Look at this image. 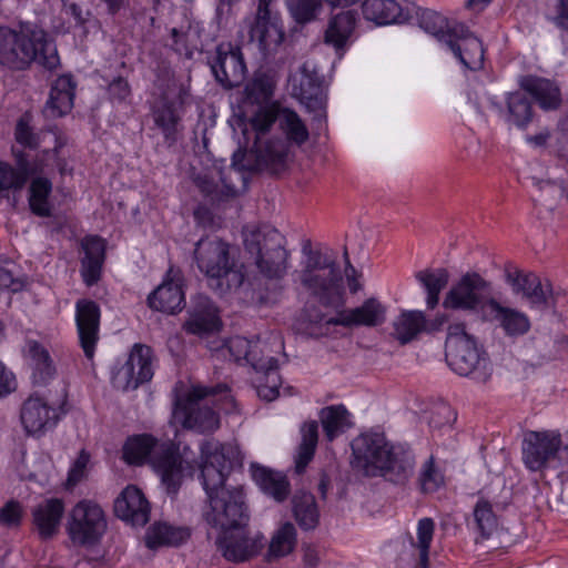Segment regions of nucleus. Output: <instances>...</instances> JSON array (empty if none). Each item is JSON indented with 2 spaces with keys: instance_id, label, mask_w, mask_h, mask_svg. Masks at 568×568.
<instances>
[{
  "instance_id": "nucleus-35",
  "label": "nucleus",
  "mask_w": 568,
  "mask_h": 568,
  "mask_svg": "<svg viewBox=\"0 0 568 568\" xmlns=\"http://www.w3.org/2000/svg\"><path fill=\"white\" fill-rule=\"evenodd\" d=\"M356 20L357 13L354 10L343 11L332 17L325 31V43L333 45L337 52L344 50L355 29Z\"/></svg>"
},
{
  "instance_id": "nucleus-61",
  "label": "nucleus",
  "mask_w": 568,
  "mask_h": 568,
  "mask_svg": "<svg viewBox=\"0 0 568 568\" xmlns=\"http://www.w3.org/2000/svg\"><path fill=\"white\" fill-rule=\"evenodd\" d=\"M90 462V455L85 450H81L74 460L68 475V484L71 486L77 485L83 477L84 470Z\"/></svg>"
},
{
  "instance_id": "nucleus-63",
  "label": "nucleus",
  "mask_w": 568,
  "mask_h": 568,
  "mask_svg": "<svg viewBox=\"0 0 568 568\" xmlns=\"http://www.w3.org/2000/svg\"><path fill=\"white\" fill-rule=\"evenodd\" d=\"M16 388L17 382L13 373L0 361V398L8 396Z\"/></svg>"
},
{
  "instance_id": "nucleus-53",
  "label": "nucleus",
  "mask_w": 568,
  "mask_h": 568,
  "mask_svg": "<svg viewBox=\"0 0 568 568\" xmlns=\"http://www.w3.org/2000/svg\"><path fill=\"white\" fill-rule=\"evenodd\" d=\"M223 186L220 187L213 180L205 176H199L196 180L197 187L204 196L209 197L212 202H223L236 195V187L226 183L222 179Z\"/></svg>"
},
{
  "instance_id": "nucleus-12",
  "label": "nucleus",
  "mask_w": 568,
  "mask_h": 568,
  "mask_svg": "<svg viewBox=\"0 0 568 568\" xmlns=\"http://www.w3.org/2000/svg\"><path fill=\"white\" fill-rule=\"evenodd\" d=\"M247 364L255 372L253 384L260 398L272 402L280 394L282 379L278 373V361L272 356L267 342L260 337L253 339L251 344Z\"/></svg>"
},
{
  "instance_id": "nucleus-19",
  "label": "nucleus",
  "mask_w": 568,
  "mask_h": 568,
  "mask_svg": "<svg viewBox=\"0 0 568 568\" xmlns=\"http://www.w3.org/2000/svg\"><path fill=\"white\" fill-rule=\"evenodd\" d=\"M452 32L444 45L465 68L473 71L480 69L484 64L481 41L459 22H454Z\"/></svg>"
},
{
  "instance_id": "nucleus-28",
  "label": "nucleus",
  "mask_w": 568,
  "mask_h": 568,
  "mask_svg": "<svg viewBox=\"0 0 568 568\" xmlns=\"http://www.w3.org/2000/svg\"><path fill=\"white\" fill-rule=\"evenodd\" d=\"M520 89L528 93L544 111H555L562 103L561 90L556 81L527 74L519 78Z\"/></svg>"
},
{
  "instance_id": "nucleus-41",
  "label": "nucleus",
  "mask_w": 568,
  "mask_h": 568,
  "mask_svg": "<svg viewBox=\"0 0 568 568\" xmlns=\"http://www.w3.org/2000/svg\"><path fill=\"white\" fill-rule=\"evenodd\" d=\"M301 443L295 457V470L297 474L304 473L307 465L312 462L318 443V424L316 420L305 422L301 427Z\"/></svg>"
},
{
  "instance_id": "nucleus-27",
  "label": "nucleus",
  "mask_w": 568,
  "mask_h": 568,
  "mask_svg": "<svg viewBox=\"0 0 568 568\" xmlns=\"http://www.w3.org/2000/svg\"><path fill=\"white\" fill-rule=\"evenodd\" d=\"M20 417L26 432L37 435L53 428L60 416L43 398L30 396L22 405Z\"/></svg>"
},
{
  "instance_id": "nucleus-6",
  "label": "nucleus",
  "mask_w": 568,
  "mask_h": 568,
  "mask_svg": "<svg viewBox=\"0 0 568 568\" xmlns=\"http://www.w3.org/2000/svg\"><path fill=\"white\" fill-rule=\"evenodd\" d=\"M32 62L47 70L60 64L57 45L43 30L30 34L0 27V63L13 70H24Z\"/></svg>"
},
{
  "instance_id": "nucleus-14",
  "label": "nucleus",
  "mask_w": 568,
  "mask_h": 568,
  "mask_svg": "<svg viewBox=\"0 0 568 568\" xmlns=\"http://www.w3.org/2000/svg\"><path fill=\"white\" fill-rule=\"evenodd\" d=\"M491 285L478 273H466L446 294L443 306L446 310L477 312L488 306Z\"/></svg>"
},
{
  "instance_id": "nucleus-40",
  "label": "nucleus",
  "mask_w": 568,
  "mask_h": 568,
  "mask_svg": "<svg viewBox=\"0 0 568 568\" xmlns=\"http://www.w3.org/2000/svg\"><path fill=\"white\" fill-rule=\"evenodd\" d=\"M294 518L304 530L314 529L320 519L315 497L311 493L297 491L292 498Z\"/></svg>"
},
{
  "instance_id": "nucleus-21",
  "label": "nucleus",
  "mask_w": 568,
  "mask_h": 568,
  "mask_svg": "<svg viewBox=\"0 0 568 568\" xmlns=\"http://www.w3.org/2000/svg\"><path fill=\"white\" fill-rule=\"evenodd\" d=\"M183 286L184 278L181 272L174 271L171 267L162 284H160L148 296L149 307L168 314L181 312L185 306V293Z\"/></svg>"
},
{
  "instance_id": "nucleus-13",
  "label": "nucleus",
  "mask_w": 568,
  "mask_h": 568,
  "mask_svg": "<svg viewBox=\"0 0 568 568\" xmlns=\"http://www.w3.org/2000/svg\"><path fill=\"white\" fill-rule=\"evenodd\" d=\"M106 529L102 508L90 500H80L71 510L68 523L70 539L81 546L97 544Z\"/></svg>"
},
{
  "instance_id": "nucleus-29",
  "label": "nucleus",
  "mask_w": 568,
  "mask_h": 568,
  "mask_svg": "<svg viewBox=\"0 0 568 568\" xmlns=\"http://www.w3.org/2000/svg\"><path fill=\"white\" fill-rule=\"evenodd\" d=\"M221 320L217 307L210 297L197 294L192 300L190 318L185 323V329L195 335H204L219 331Z\"/></svg>"
},
{
  "instance_id": "nucleus-59",
  "label": "nucleus",
  "mask_w": 568,
  "mask_h": 568,
  "mask_svg": "<svg viewBox=\"0 0 568 568\" xmlns=\"http://www.w3.org/2000/svg\"><path fill=\"white\" fill-rule=\"evenodd\" d=\"M9 190H21L17 166L0 162V196Z\"/></svg>"
},
{
  "instance_id": "nucleus-3",
  "label": "nucleus",
  "mask_w": 568,
  "mask_h": 568,
  "mask_svg": "<svg viewBox=\"0 0 568 568\" xmlns=\"http://www.w3.org/2000/svg\"><path fill=\"white\" fill-rule=\"evenodd\" d=\"M284 139H270L264 145H255L250 152L237 150L232 156V166L239 171L267 172L281 174L287 169L288 143L304 144L308 138V129L301 116L292 109H280L277 121Z\"/></svg>"
},
{
  "instance_id": "nucleus-62",
  "label": "nucleus",
  "mask_w": 568,
  "mask_h": 568,
  "mask_svg": "<svg viewBox=\"0 0 568 568\" xmlns=\"http://www.w3.org/2000/svg\"><path fill=\"white\" fill-rule=\"evenodd\" d=\"M7 264L0 262V288L10 290L13 293L19 292L23 288V282L14 277Z\"/></svg>"
},
{
  "instance_id": "nucleus-64",
  "label": "nucleus",
  "mask_w": 568,
  "mask_h": 568,
  "mask_svg": "<svg viewBox=\"0 0 568 568\" xmlns=\"http://www.w3.org/2000/svg\"><path fill=\"white\" fill-rule=\"evenodd\" d=\"M557 16L552 18L554 23L564 30H568V0H561L556 6Z\"/></svg>"
},
{
  "instance_id": "nucleus-22",
  "label": "nucleus",
  "mask_w": 568,
  "mask_h": 568,
  "mask_svg": "<svg viewBox=\"0 0 568 568\" xmlns=\"http://www.w3.org/2000/svg\"><path fill=\"white\" fill-rule=\"evenodd\" d=\"M153 351L150 346L134 344L124 365L119 371V376L124 379L125 389H136L148 383L154 375Z\"/></svg>"
},
{
  "instance_id": "nucleus-57",
  "label": "nucleus",
  "mask_w": 568,
  "mask_h": 568,
  "mask_svg": "<svg viewBox=\"0 0 568 568\" xmlns=\"http://www.w3.org/2000/svg\"><path fill=\"white\" fill-rule=\"evenodd\" d=\"M23 508L18 500L11 499L0 508V524L8 528L21 525Z\"/></svg>"
},
{
  "instance_id": "nucleus-58",
  "label": "nucleus",
  "mask_w": 568,
  "mask_h": 568,
  "mask_svg": "<svg viewBox=\"0 0 568 568\" xmlns=\"http://www.w3.org/2000/svg\"><path fill=\"white\" fill-rule=\"evenodd\" d=\"M108 95L113 103H124L131 95V87L123 77L114 78L108 85Z\"/></svg>"
},
{
  "instance_id": "nucleus-46",
  "label": "nucleus",
  "mask_w": 568,
  "mask_h": 568,
  "mask_svg": "<svg viewBox=\"0 0 568 568\" xmlns=\"http://www.w3.org/2000/svg\"><path fill=\"white\" fill-rule=\"evenodd\" d=\"M507 121L525 129L532 120V106L524 92L516 91L507 94Z\"/></svg>"
},
{
  "instance_id": "nucleus-48",
  "label": "nucleus",
  "mask_w": 568,
  "mask_h": 568,
  "mask_svg": "<svg viewBox=\"0 0 568 568\" xmlns=\"http://www.w3.org/2000/svg\"><path fill=\"white\" fill-rule=\"evenodd\" d=\"M471 527L483 539H488L498 528V519L493 505L480 498L473 509Z\"/></svg>"
},
{
  "instance_id": "nucleus-17",
  "label": "nucleus",
  "mask_w": 568,
  "mask_h": 568,
  "mask_svg": "<svg viewBox=\"0 0 568 568\" xmlns=\"http://www.w3.org/2000/svg\"><path fill=\"white\" fill-rule=\"evenodd\" d=\"M292 93L314 113V120L322 121L325 115L326 95L323 90V79L310 64L303 63L300 72L291 77Z\"/></svg>"
},
{
  "instance_id": "nucleus-10",
  "label": "nucleus",
  "mask_w": 568,
  "mask_h": 568,
  "mask_svg": "<svg viewBox=\"0 0 568 568\" xmlns=\"http://www.w3.org/2000/svg\"><path fill=\"white\" fill-rule=\"evenodd\" d=\"M445 357L448 366L460 376L485 383L491 375L487 354L478 346L474 336L466 332L462 323L448 326Z\"/></svg>"
},
{
  "instance_id": "nucleus-33",
  "label": "nucleus",
  "mask_w": 568,
  "mask_h": 568,
  "mask_svg": "<svg viewBox=\"0 0 568 568\" xmlns=\"http://www.w3.org/2000/svg\"><path fill=\"white\" fill-rule=\"evenodd\" d=\"M506 280L514 293L521 294L530 304L538 306L547 304L548 297L551 294L550 284L542 285L540 278L535 273L508 271Z\"/></svg>"
},
{
  "instance_id": "nucleus-54",
  "label": "nucleus",
  "mask_w": 568,
  "mask_h": 568,
  "mask_svg": "<svg viewBox=\"0 0 568 568\" xmlns=\"http://www.w3.org/2000/svg\"><path fill=\"white\" fill-rule=\"evenodd\" d=\"M286 6L293 19L304 24L316 18L322 2L321 0H286Z\"/></svg>"
},
{
  "instance_id": "nucleus-47",
  "label": "nucleus",
  "mask_w": 568,
  "mask_h": 568,
  "mask_svg": "<svg viewBox=\"0 0 568 568\" xmlns=\"http://www.w3.org/2000/svg\"><path fill=\"white\" fill-rule=\"evenodd\" d=\"M418 22L422 29L433 34L440 43H445L453 32L454 22H449L445 17L429 9L418 8L416 11Z\"/></svg>"
},
{
  "instance_id": "nucleus-26",
  "label": "nucleus",
  "mask_w": 568,
  "mask_h": 568,
  "mask_svg": "<svg viewBox=\"0 0 568 568\" xmlns=\"http://www.w3.org/2000/svg\"><path fill=\"white\" fill-rule=\"evenodd\" d=\"M114 514L134 527H143L150 520V504L135 486H128L114 501Z\"/></svg>"
},
{
  "instance_id": "nucleus-16",
  "label": "nucleus",
  "mask_w": 568,
  "mask_h": 568,
  "mask_svg": "<svg viewBox=\"0 0 568 568\" xmlns=\"http://www.w3.org/2000/svg\"><path fill=\"white\" fill-rule=\"evenodd\" d=\"M561 445L558 433L530 430L523 440V462L529 470L540 471L558 459Z\"/></svg>"
},
{
  "instance_id": "nucleus-8",
  "label": "nucleus",
  "mask_w": 568,
  "mask_h": 568,
  "mask_svg": "<svg viewBox=\"0 0 568 568\" xmlns=\"http://www.w3.org/2000/svg\"><path fill=\"white\" fill-rule=\"evenodd\" d=\"M306 253L301 283L322 306L337 310L346 304L344 277L336 261L321 251Z\"/></svg>"
},
{
  "instance_id": "nucleus-44",
  "label": "nucleus",
  "mask_w": 568,
  "mask_h": 568,
  "mask_svg": "<svg viewBox=\"0 0 568 568\" xmlns=\"http://www.w3.org/2000/svg\"><path fill=\"white\" fill-rule=\"evenodd\" d=\"M417 281L427 293L426 304L428 308H435L439 302L440 292L447 286L449 273L446 268L423 270L416 273Z\"/></svg>"
},
{
  "instance_id": "nucleus-51",
  "label": "nucleus",
  "mask_w": 568,
  "mask_h": 568,
  "mask_svg": "<svg viewBox=\"0 0 568 568\" xmlns=\"http://www.w3.org/2000/svg\"><path fill=\"white\" fill-rule=\"evenodd\" d=\"M444 483L443 471L436 466L434 456H429L419 470L418 484L420 490L425 494H432L437 491Z\"/></svg>"
},
{
  "instance_id": "nucleus-25",
  "label": "nucleus",
  "mask_w": 568,
  "mask_h": 568,
  "mask_svg": "<svg viewBox=\"0 0 568 568\" xmlns=\"http://www.w3.org/2000/svg\"><path fill=\"white\" fill-rule=\"evenodd\" d=\"M271 2L272 0H258L256 17L250 28L251 40L257 41L263 49L278 45L284 38L281 21L270 9Z\"/></svg>"
},
{
  "instance_id": "nucleus-5",
  "label": "nucleus",
  "mask_w": 568,
  "mask_h": 568,
  "mask_svg": "<svg viewBox=\"0 0 568 568\" xmlns=\"http://www.w3.org/2000/svg\"><path fill=\"white\" fill-rule=\"evenodd\" d=\"M123 458L130 465L150 464L160 476L169 495H176L190 468L172 443H160L150 434L130 437L123 446Z\"/></svg>"
},
{
  "instance_id": "nucleus-31",
  "label": "nucleus",
  "mask_w": 568,
  "mask_h": 568,
  "mask_svg": "<svg viewBox=\"0 0 568 568\" xmlns=\"http://www.w3.org/2000/svg\"><path fill=\"white\" fill-rule=\"evenodd\" d=\"M77 82L72 74L58 77L50 89L44 113L51 118H61L73 108Z\"/></svg>"
},
{
  "instance_id": "nucleus-20",
  "label": "nucleus",
  "mask_w": 568,
  "mask_h": 568,
  "mask_svg": "<svg viewBox=\"0 0 568 568\" xmlns=\"http://www.w3.org/2000/svg\"><path fill=\"white\" fill-rule=\"evenodd\" d=\"M101 310L95 301L80 298L75 303V324L80 346L88 359H92L99 341Z\"/></svg>"
},
{
  "instance_id": "nucleus-37",
  "label": "nucleus",
  "mask_w": 568,
  "mask_h": 568,
  "mask_svg": "<svg viewBox=\"0 0 568 568\" xmlns=\"http://www.w3.org/2000/svg\"><path fill=\"white\" fill-rule=\"evenodd\" d=\"M28 355L31 359L33 383L45 385L55 375V366L49 352L40 343L30 341Z\"/></svg>"
},
{
  "instance_id": "nucleus-49",
  "label": "nucleus",
  "mask_w": 568,
  "mask_h": 568,
  "mask_svg": "<svg viewBox=\"0 0 568 568\" xmlns=\"http://www.w3.org/2000/svg\"><path fill=\"white\" fill-rule=\"evenodd\" d=\"M296 544V529L293 524L285 523L272 537L266 558L271 561L274 558L284 557L292 552Z\"/></svg>"
},
{
  "instance_id": "nucleus-38",
  "label": "nucleus",
  "mask_w": 568,
  "mask_h": 568,
  "mask_svg": "<svg viewBox=\"0 0 568 568\" xmlns=\"http://www.w3.org/2000/svg\"><path fill=\"white\" fill-rule=\"evenodd\" d=\"M52 192V182L44 176H36L29 186V207L32 214L39 217H51L52 205L49 196Z\"/></svg>"
},
{
  "instance_id": "nucleus-56",
  "label": "nucleus",
  "mask_w": 568,
  "mask_h": 568,
  "mask_svg": "<svg viewBox=\"0 0 568 568\" xmlns=\"http://www.w3.org/2000/svg\"><path fill=\"white\" fill-rule=\"evenodd\" d=\"M456 418V413L449 404L439 403L433 407L428 424L432 428L440 429L450 427Z\"/></svg>"
},
{
  "instance_id": "nucleus-7",
  "label": "nucleus",
  "mask_w": 568,
  "mask_h": 568,
  "mask_svg": "<svg viewBox=\"0 0 568 568\" xmlns=\"http://www.w3.org/2000/svg\"><path fill=\"white\" fill-rule=\"evenodd\" d=\"M230 244L215 235L201 237L194 247V261L209 278L210 286L224 294L244 283L243 265L231 256Z\"/></svg>"
},
{
  "instance_id": "nucleus-43",
  "label": "nucleus",
  "mask_w": 568,
  "mask_h": 568,
  "mask_svg": "<svg viewBox=\"0 0 568 568\" xmlns=\"http://www.w3.org/2000/svg\"><path fill=\"white\" fill-rule=\"evenodd\" d=\"M426 327V318L420 311H405L394 322V336L402 344L412 342Z\"/></svg>"
},
{
  "instance_id": "nucleus-32",
  "label": "nucleus",
  "mask_w": 568,
  "mask_h": 568,
  "mask_svg": "<svg viewBox=\"0 0 568 568\" xmlns=\"http://www.w3.org/2000/svg\"><path fill=\"white\" fill-rule=\"evenodd\" d=\"M250 470L254 483L263 494L276 503H283L287 499L291 493V484L286 475L257 463H252Z\"/></svg>"
},
{
  "instance_id": "nucleus-4",
  "label": "nucleus",
  "mask_w": 568,
  "mask_h": 568,
  "mask_svg": "<svg viewBox=\"0 0 568 568\" xmlns=\"http://www.w3.org/2000/svg\"><path fill=\"white\" fill-rule=\"evenodd\" d=\"M354 465L368 476H382L405 484L414 473L415 456L409 447L390 444L383 434L368 433L352 442Z\"/></svg>"
},
{
  "instance_id": "nucleus-52",
  "label": "nucleus",
  "mask_w": 568,
  "mask_h": 568,
  "mask_svg": "<svg viewBox=\"0 0 568 568\" xmlns=\"http://www.w3.org/2000/svg\"><path fill=\"white\" fill-rule=\"evenodd\" d=\"M281 106L276 103L271 105H260L251 118L252 129L255 131L257 139L266 134L274 123H277Z\"/></svg>"
},
{
  "instance_id": "nucleus-9",
  "label": "nucleus",
  "mask_w": 568,
  "mask_h": 568,
  "mask_svg": "<svg viewBox=\"0 0 568 568\" xmlns=\"http://www.w3.org/2000/svg\"><path fill=\"white\" fill-rule=\"evenodd\" d=\"M336 316H327L315 305L307 304L304 307V331L314 338L328 335L331 326L375 327L385 322L386 307L375 297L367 298L361 306L344 310V306L335 310Z\"/></svg>"
},
{
  "instance_id": "nucleus-24",
  "label": "nucleus",
  "mask_w": 568,
  "mask_h": 568,
  "mask_svg": "<svg viewBox=\"0 0 568 568\" xmlns=\"http://www.w3.org/2000/svg\"><path fill=\"white\" fill-rule=\"evenodd\" d=\"M80 247L83 256L80 260V274L83 283L91 287L102 276V270L106 257V242L99 235H85Z\"/></svg>"
},
{
  "instance_id": "nucleus-23",
  "label": "nucleus",
  "mask_w": 568,
  "mask_h": 568,
  "mask_svg": "<svg viewBox=\"0 0 568 568\" xmlns=\"http://www.w3.org/2000/svg\"><path fill=\"white\" fill-rule=\"evenodd\" d=\"M60 148L61 144L57 143L53 149H44L37 154L20 148H12L21 189L30 176L48 174L53 171V162L57 160V153H59Z\"/></svg>"
},
{
  "instance_id": "nucleus-18",
  "label": "nucleus",
  "mask_w": 568,
  "mask_h": 568,
  "mask_svg": "<svg viewBox=\"0 0 568 568\" xmlns=\"http://www.w3.org/2000/svg\"><path fill=\"white\" fill-rule=\"evenodd\" d=\"M185 91L179 90L176 97H170L168 92H162L152 108V118L155 126L163 135L164 144L168 148L176 144L182 132V116L179 109L184 103Z\"/></svg>"
},
{
  "instance_id": "nucleus-50",
  "label": "nucleus",
  "mask_w": 568,
  "mask_h": 568,
  "mask_svg": "<svg viewBox=\"0 0 568 568\" xmlns=\"http://www.w3.org/2000/svg\"><path fill=\"white\" fill-rule=\"evenodd\" d=\"M274 82L266 74H258L252 79L244 88V101L252 104H266L273 97Z\"/></svg>"
},
{
  "instance_id": "nucleus-45",
  "label": "nucleus",
  "mask_w": 568,
  "mask_h": 568,
  "mask_svg": "<svg viewBox=\"0 0 568 568\" xmlns=\"http://www.w3.org/2000/svg\"><path fill=\"white\" fill-rule=\"evenodd\" d=\"M190 534L185 528L173 527L165 523L154 524L148 531L145 542L149 548H156L163 545L178 546L189 538Z\"/></svg>"
},
{
  "instance_id": "nucleus-34",
  "label": "nucleus",
  "mask_w": 568,
  "mask_h": 568,
  "mask_svg": "<svg viewBox=\"0 0 568 568\" xmlns=\"http://www.w3.org/2000/svg\"><path fill=\"white\" fill-rule=\"evenodd\" d=\"M488 308L490 310L489 320L497 322L506 336L516 338L530 329V321L525 313L503 306L495 298L488 301Z\"/></svg>"
},
{
  "instance_id": "nucleus-42",
  "label": "nucleus",
  "mask_w": 568,
  "mask_h": 568,
  "mask_svg": "<svg viewBox=\"0 0 568 568\" xmlns=\"http://www.w3.org/2000/svg\"><path fill=\"white\" fill-rule=\"evenodd\" d=\"M320 419L327 440H334L352 426L349 413L344 405H332L321 409Z\"/></svg>"
},
{
  "instance_id": "nucleus-55",
  "label": "nucleus",
  "mask_w": 568,
  "mask_h": 568,
  "mask_svg": "<svg viewBox=\"0 0 568 568\" xmlns=\"http://www.w3.org/2000/svg\"><path fill=\"white\" fill-rule=\"evenodd\" d=\"M44 131L34 132L29 125L26 115L21 116L16 125L14 136L18 144L24 149H29L28 152L37 150L43 140Z\"/></svg>"
},
{
  "instance_id": "nucleus-2",
  "label": "nucleus",
  "mask_w": 568,
  "mask_h": 568,
  "mask_svg": "<svg viewBox=\"0 0 568 568\" xmlns=\"http://www.w3.org/2000/svg\"><path fill=\"white\" fill-rule=\"evenodd\" d=\"M243 234L245 251L258 270V276L250 282L254 297L260 304L275 303L282 291L281 280L287 271L285 237L267 224Z\"/></svg>"
},
{
  "instance_id": "nucleus-39",
  "label": "nucleus",
  "mask_w": 568,
  "mask_h": 568,
  "mask_svg": "<svg viewBox=\"0 0 568 568\" xmlns=\"http://www.w3.org/2000/svg\"><path fill=\"white\" fill-rule=\"evenodd\" d=\"M435 523L432 518L425 517L418 520L417 539L412 542V558L415 568H430L429 547L433 540Z\"/></svg>"
},
{
  "instance_id": "nucleus-36",
  "label": "nucleus",
  "mask_w": 568,
  "mask_h": 568,
  "mask_svg": "<svg viewBox=\"0 0 568 568\" xmlns=\"http://www.w3.org/2000/svg\"><path fill=\"white\" fill-rule=\"evenodd\" d=\"M363 16L376 24L402 22L403 10L395 0H365L362 4Z\"/></svg>"
},
{
  "instance_id": "nucleus-11",
  "label": "nucleus",
  "mask_w": 568,
  "mask_h": 568,
  "mask_svg": "<svg viewBox=\"0 0 568 568\" xmlns=\"http://www.w3.org/2000/svg\"><path fill=\"white\" fill-rule=\"evenodd\" d=\"M226 390L225 385L193 386L185 398L175 402L174 420L183 428L200 434L214 432L220 426V419L211 404L215 403L213 397L222 393L226 395Z\"/></svg>"
},
{
  "instance_id": "nucleus-1",
  "label": "nucleus",
  "mask_w": 568,
  "mask_h": 568,
  "mask_svg": "<svg viewBox=\"0 0 568 568\" xmlns=\"http://www.w3.org/2000/svg\"><path fill=\"white\" fill-rule=\"evenodd\" d=\"M201 474L207 503L202 518L219 530L216 547L231 562L241 564L256 557L266 544L264 535L247 529L250 510L241 486H227L226 479L242 464L241 453L232 444L205 442L201 446Z\"/></svg>"
},
{
  "instance_id": "nucleus-60",
  "label": "nucleus",
  "mask_w": 568,
  "mask_h": 568,
  "mask_svg": "<svg viewBox=\"0 0 568 568\" xmlns=\"http://www.w3.org/2000/svg\"><path fill=\"white\" fill-rule=\"evenodd\" d=\"M253 339H247L243 336H235L229 339L227 348L235 362L245 361L250 355L251 344Z\"/></svg>"
},
{
  "instance_id": "nucleus-15",
  "label": "nucleus",
  "mask_w": 568,
  "mask_h": 568,
  "mask_svg": "<svg viewBox=\"0 0 568 568\" xmlns=\"http://www.w3.org/2000/svg\"><path fill=\"white\" fill-rule=\"evenodd\" d=\"M207 64L223 89L240 87L246 78L247 68L242 50L231 42L217 44L214 52L207 54Z\"/></svg>"
},
{
  "instance_id": "nucleus-30",
  "label": "nucleus",
  "mask_w": 568,
  "mask_h": 568,
  "mask_svg": "<svg viewBox=\"0 0 568 568\" xmlns=\"http://www.w3.org/2000/svg\"><path fill=\"white\" fill-rule=\"evenodd\" d=\"M64 514V503L60 498H47L32 509V524L39 537L51 539L58 534Z\"/></svg>"
}]
</instances>
